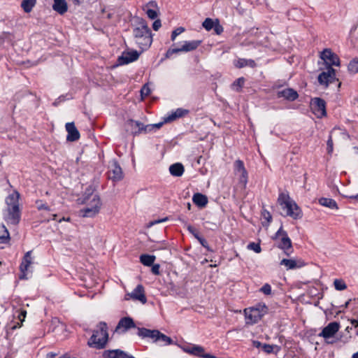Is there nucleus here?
<instances>
[{
    "label": "nucleus",
    "instance_id": "1",
    "mask_svg": "<svg viewBox=\"0 0 358 358\" xmlns=\"http://www.w3.org/2000/svg\"><path fill=\"white\" fill-rule=\"evenodd\" d=\"M83 203L86 205L85 207L80 209L78 215L82 217H94L99 214L102 203L99 196L93 194V189H87L83 196Z\"/></svg>",
    "mask_w": 358,
    "mask_h": 358
},
{
    "label": "nucleus",
    "instance_id": "2",
    "mask_svg": "<svg viewBox=\"0 0 358 358\" xmlns=\"http://www.w3.org/2000/svg\"><path fill=\"white\" fill-rule=\"evenodd\" d=\"M108 341V326L105 322H100L87 342L90 347L103 349Z\"/></svg>",
    "mask_w": 358,
    "mask_h": 358
},
{
    "label": "nucleus",
    "instance_id": "3",
    "mask_svg": "<svg viewBox=\"0 0 358 358\" xmlns=\"http://www.w3.org/2000/svg\"><path fill=\"white\" fill-rule=\"evenodd\" d=\"M133 35L141 52L150 48L152 43L151 31L144 20L141 22L139 27L134 29Z\"/></svg>",
    "mask_w": 358,
    "mask_h": 358
},
{
    "label": "nucleus",
    "instance_id": "4",
    "mask_svg": "<svg viewBox=\"0 0 358 358\" xmlns=\"http://www.w3.org/2000/svg\"><path fill=\"white\" fill-rule=\"evenodd\" d=\"M278 203L285 211V215L294 220L301 219L303 216L299 206L293 201L288 194L281 192L278 198Z\"/></svg>",
    "mask_w": 358,
    "mask_h": 358
},
{
    "label": "nucleus",
    "instance_id": "5",
    "mask_svg": "<svg viewBox=\"0 0 358 358\" xmlns=\"http://www.w3.org/2000/svg\"><path fill=\"white\" fill-rule=\"evenodd\" d=\"M268 312V307L264 303H259L253 307L244 310L246 323L254 324L257 323Z\"/></svg>",
    "mask_w": 358,
    "mask_h": 358
},
{
    "label": "nucleus",
    "instance_id": "6",
    "mask_svg": "<svg viewBox=\"0 0 358 358\" xmlns=\"http://www.w3.org/2000/svg\"><path fill=\"white\" fill-rule=\"evenodd\" d=\"M273 239L275 241L276 247L283 250L287 256H289L293 252L292 241L282 227L277 231Z\"/></svg>",
    "mask_w": 358,
    "mask_h": 358
},
{
    "label": "nucleus",
    "instance_id": "7",
    "mask_svg": "<svg viewBox=\"0 0 358 358\" xmlns=\"http://www.w3.org/2000/svg\"><path fill=\"white\" fill-rule=\"evenodd\" d=\"M201 40H195L190 41H184L183 45L180 48H170L167 50L165 57L170 58L173 54L180 52H189L196 50L201 43Z\"/></svg>",
    "mask_w": 358,
    "mask_h": 358
},
{
    "label": "nucleus",
    "instance_id": "8",
    "mask_svg": "<svg viewBox=\"0 0 358 358\" xmlns=\"http://www.w3.org/2000/svg\"><path fill=\"white\" fill-rule=\"evenodd\" d=\"M3 219L10 224L17 225L21 219L20 207L6 208L3 210Z\"/></svg>",
    "mask_w": 358,
    "mask_h": 358
},
{
    "label": "nucleus",
    "instance_id": "9",
    "mask_svg": "<svg viewBox=\"0 0 358 358\" xmlns=\"http://www.w3.org/2000/svg\"><path fill=\"white\" fill-rule=\"evenodd\" d=\"M107 174L108 178L113 182L120 181L123 178L122 168L115 160H113L110 162Z\"/></svg>",
    "mask_w": 358,
    "mask_h": 358
},
{
    "label": "nucleus",
    "instance_id": "10",
    "mask_svg": "<svg viewBox=\"0 0 358 358\" xmlns=\"http://www.w3.org/2000/svg\"><path fill=\"white\" fill-rule=\"evenodd\" d=\"M234 172L238 176L239 182L245 187L248 183V174L243 161L238 159L234 162Z\"/></svg>",
    "mask_w": 358,
    "mask_h": 358
},
{
    "label": "nucleus",
    "instance_id": "11",
    "mask_svg": "<svg viewBox=\"0 0 358 358\" xmlns=\"http://www.w3.org/2000/svg\"><path fill=\"white\" fill-rule=\"evenodd\" d=\"M335 80L336 72L331 66H329L327 71H323L318 76V82L320 84L324 85L326 87H327L329 83H334Z\"/></svg>",
    "mask_w": 358,
    "mask_h": 358
},
{
    "label": "nucleus",
    "instance_id": "12",
    "mask_svg": "<svg viewBox=\"0 0 358 358\" xmlns=\"http://www.w3.org/2000/svg\"><path fill=\"white\" fill-rule=\"evenodd\" d=\"M311 108L313 113L318 117H322L326 115V103L320 98H315L312 100Z\"/></svg>",
    "mask_w": 358,
    "mask_h": 358
},
{
    "label": "nucleus",
    "instance_id": "13",
    "mask_svg": "<svg viewBox=\"0 0 358 358\" xmlns=\"http://www.w3.org/2000/svg\"><path fill=\"white\" fill-rule=\"evenodd\" d=\"M134 327H136V325L133 319L129 317H125L120 319L117 327H115V332L119 334L125 333L129 329Z\"/></svg>",
    "mask_w": 358,
    "mask_h": 358
},
{
    "label": "nucleus",
    "instance_id": "14",
    "mask_svg": "<svg viewBox=\"0 0 358 358\" xmlns=\"http://www.w3.org/2000/svg\"><path fill=\"white\" fill-rule=\"evenodd\" d=\"M339 328V323L336 322H330L322 329V331L319 334V336L325 339L332 338L338 331Z\"/></svg>",
    "mask_w": 358,
    "mask_h": 358
},
{
    "label": "nucleus",
    "instance_id": "15",
    "mask_svg": "<svg viewBox=\"0 0 358 358\" xmlns=\"http://www.w3.org/2000/svg\"><path fill=\"white\" fill-rule=\"evenodd\" d=\"M321 58L329 64V66L331 65L339 66L340 59L330 49H325L321 53Z\"/></svg>",
    "mask_w": 358,
    "mask_h": 358
},
{
    "label": "nucleus",
    "instance_id": "16",
    "mask_svg": "<svg viewBox=\"0 0 358 358\" xmlns=\"http://www.w3.org/2000/svg\"><path fill=\"white\" fill-rule=\"evenodd\" d=\"M134 301H139L143 304L147 302V299L145 294V289L142 285H138L131 292L127 294Z\"/></svg>",
    "mask_w": 358,
    "mask_h": 358
},
{
    "label": "nucleus",
    "instance_id": "17",
    "mask_svg": "<svg viewBox=\"0 0 358 358\" xmlns=\"http://www.w3.org/2000/svg\"><path fill=\"white\" fill-rule=\"evenodd\" d=\"M140 54L141 53L136 50L124 52L122 55L119 57L118 62L121 65L127 64L137 60Z\"/></svg>",
    "mask_w": 358,
    "mask_h": 358
},
{
    "label": "nucleus",
    "instance_id": "18",
    "mask_svg": "<svg viewBox=\"0 0 358 358\" xmlns=\"http://www.w3.org/2000/svg\"><path fill=\"white\" fill-rule=\"evenodd\" d=\"M103 357L104 358H135L120 349L105 350Z\"/></svg>",
    "mask_w": 358,
    "mask_h": 358
},
{
    "label": "nucleus",
    "instance_id": "19",
    "mask_svg": "<svg viewBox=\"0 0 358 358\" xmlns=\"http://www.w3.org/2000/svg\"><path fill=\"white\" fill-rule=\"evenodd\" d=\"M159 333V331L157 329L151 330L144 327H138L137 334L143 338H150L154 343H157V337H158Z\"/></svg>",
    "mask_w": 358,
    "mask_h": 358
},
{
    "label": "nucleus",
    "instance_id": "20",
    "mask_svg": "<svg viewBox=\"0 0 358 358\" xmlns=\"http://www.w3.org/2000/svg\"><path fill=\"white\" fill-rule=\"evenodd\" d=\"M31 251H28L24 256L23 260L20 266V269L21 272V275L20 276V279H27L26 272L28 270V268L31 264Z\"/></svg>",
    "mask_w": 358,
    "mask_h": 358
},
{
    "label": "nucleus",
    "instance_id": "21",
    "mask_svg": "<svg viewBox=\"0 0 358 358\" xmlns=\"http://www.w3.org/2000/svg\"><path fill=\"white\" fill-rule=\"evenodd\" d=\"M280 264L285 266L287 270H290L301 268L305 265V263L301 259H283L280 261Z\"/></svg>",
    "mask_w": 358,
    "mask_h": 358
},
{
    "label": "nucleus",
    "instance_id": "22",
    "mask_svg": "<svg viewBox=\"0 0 358 358\" xmlns=\"http://www.w3.org/2000/svg\"><path fill=\"white\" fill-rule=\"evenodd\" d=\"M277 95L279 98L282 97L286 100L291 101L296 100L299 96L297 92L292 88H286L278 91Z\"/></svg>",
    "mask_w": 358,
    "mask_h": 358
},
{
    "label": "nucleus",
    "instance_id": "23",
    "mask_svg": "<svg viewBox=\"0 0 358 358\" xmlns=\"http://www.w3.org/2000/svg\"><path fill=\"white\" fill-rule=\"evenodd\" d=\"M20 195L17 191H13L11 194H10L5 199V202L6 204V208H11V207H19V199Z\"/></svg>",
    "mask_w": 358,
    "mask_h": 358
},
{
    "label": "nucleus",
    "instance_id": "24",
    "mask_svg": "<svg viewBox=\"0 0 358 358\" xmlns=\"http://www.w3.org/2000/svg\"><path fill=\"white\" fill-rule=\"evenodd\" d=\"M52 8L59 14L63 15L68 10L67 3L66 0H54Z\"/></svg>",
    "mask_w": 358,
    "mask_h": 358
},
{
    "label": "nucleus",
    "instance_id": "25",
    "mask_svg": "<svg viewBox=\"0 0 358 358\" xmlns=\"http://www.w3.org/2000/svg\"><path fill=\"white\" fill-rule=\"evenodd\" d=\"M127 125L131 128L134 134L144 133V129L146 128V125L138 121H134L132 120H129L127 122Z\"/></svg>",
    "mask_w": 358,
    "mask_h": 358
},
{
    "label": "nucleus",
    "instance_id": "26",
    "mask_svg": "<svg viewBox=\"0 0 358 358\" xmlns=\"http://www.w3.org/2000/svg\"><path fill=\"white\" fill-rule=\"evenodd\" d=\"M193 203L199 208H203L208 203V198L201 193H195L192 197Z\"/></svg>",
    "mask_w": 358,
    "mask_h": 358
},
{
    "label": "nucleus",
    "instance_id": "27",
    "mask_svg": "<svg viewBox=\"0 0 358 358\" xmlns=\"http://www.w3.org/2000/svg\"><path fill=\"white\" fill-rule=\"evenodd\" d=\"M170 173L173 176H181L184 173V166L180 163H176L170 166Z\"/></svg>",
    "mask_w": 358,
    "mask_h": 358
},
{
    "label": "nucleus",
    "instance_id": "28",
    "mask_svg": "<svg viewBox=\"0 0 358 358\" xmlns=\"http://www.w3.org/2000/svg\"><path fill=\"white\" fill-rule=\"evenodd\" d=\"M234 65L237 68H243L245 66H250L254 68L256 66V63L252 59H238L234 62Z\"/></svg>",
    "mask_w": 358,
    "mask_h": 358
},
{
    "label": "nucleus",
    "instance_id": "29",
    "mask_svg": "<svg viewBox=\"0 0 358 358\" xmlns=\"http://www.w3.org/2000/svg\"><path fill=\"white\" fill-rule=\"evenodd\" d=\"M319 203L330 209H338V206L335 200L330 198L322 197L319 199Z\"/></svg>",
    "mask_w": 358,
    "mask_h": 358
},
{
    "label": "nucleus",
    "instance_id": "30",
    "mask_svg": "<svg viewBox=\"0 0 358 358\" xmlns=\"http://www.w3.org/2000/svg\"><path fill=\"white\" fill-rule=\"evenodd\" d=\"M155 260V256L143 254L140 256V262L144 266H150L153 264Z\"/></svg>",
    "mask_w": 358,
    "mask_h": 358
},
{
    "label": "nucleus",
    "instance_id": "31",
    "mask_svg": "<svg viewBox=\"0 0 358 358\" xmlns=\"http://www.w3.org/2000/svg\"><path fill=\"white\" fill-rule=\"evenodd\" d=\"M10 240V234L6 227L2 224L0 226V243H6Z\"/></svg>",
    "mask_w": 358,
    "mask_h": 358
},
{
    "label": "nucleus",
    "instance_id": "32",
    "mask_svg": "<svg viewBox=\"0 0 358 358\" xmlns=\"http://www.w3.org/2000/svg\"><path fill=\"white\" fill-rule=\"evenodd\" d=\"M166 122L162 121L156 124H146V128L144 129V133H152L156 132L159 129H160Z\"/></svg>",
    "mask_w": 358,
    "mask_h": 358
},
{
    "label": "nucleus",
    "instance_id": "33",
    "mask_svg": "<svg viewBox=\"0 0 358 358\" xmlns=\"http://www.w3.org/2000/svg\"><path fill=\"white\" fill-rule=\"evenodd\" d=\"M36 1V0H23L21 6L25 13H29L35 6Z\"/></svg>",
    "mask_w": 358,
    "mask_h": 358
},
{
    "label": "nucleus",
    "instance_id": "34",
    "mask_svg": "<svg viewBox=\"0 0 358 358\" xmlns=\"http://www.w3.org/2000/svg\"><path fill=\"white\" fill-rule=\"evenodd\" d=\"M157 343H161V344L163 345H168L173 343V340L170 337L166 336L160 331L159 333L158 337H157Z\"/></svg>",
    "mask_w": 358,
    "mask_h": 358
},
{
    "label": "nucleus",
    "instance_id": "35",
    "mask_svg": "<svg viewBox=\"0 0 358 358\" xmlns=\"http://www.w3.org/2000/svg\"><path fill=\"white\" fill-rule=\"evenodd\" d=\"M187 352H188L190 354H192L194 355H196L199 357H202L203 354L204 352V348L201 346L199 345H194L191 348H189Z\"/></svg>",
    "mask_w": 358,
    "mask_h": 358
},
{
    "label": "nucleus",
    "instance_id": "36",
    "mask_svg": "<svg viewBox=\"0 0 358 358\" xmlns=\"http://www.w3.org/2000/svg\"><path fill=\"white\" fill-rule=\"evenodd\" d=\"M27 315V311L25 310H21L20 313H18L17 317L19 320L20 321V323L17 322L16 324H14L13 327H11L12 329H15L17 328H20L22 324V322L24 321L25 317Z\"/></svg>",
    "mask_w": 358,
    "mask_h": 358
},
{
    "label": "nucleus",
    "instance_id": "37",
    "mask_svg": "<svg viewBox=\"0 0 358 358\" xmlns=\"http://www.w3.org/2000/svg\"><path fill=\"white\" fill-rule=\"evenodd\" d=\"M348 69L351 73L358 72V58H355L350 62Z\"/></svg>",
    "mask_w": 358,
    "mask_h": 358
},
{
    "label": "nucleus",
    "instance_id": "38",
    "mask_svg": "<svg viewBox=\"0 0 358 358\" xmlns=\"http://www.w3.org/2000/svg\"><path fill=\"white\" fill-rule=\"evenodd\" d=\"M65 127H66V130L68 134H70V135L79 134V131L75 127V124L73 122L66 123Z\"/></svg>",
    "mask_w": 358,
    "mask_h": 358
},
{
    "label": "nucleus",
    "instance_id": "39",
    "mask_svg": "<svg viewBox=\"0 0 358 358\" xmlns=\"http://www.w3.org/2000/svg\"><path fill=\"white\" fill-rule=\"evenodd\" d=\"M334 287L336 290L342 291L347 288V285L343 280L336 279L334 282Z\"/></svg>",
    "mask_w": 358,
    "mask_h": 358
},
{
    "label": "nucleus",
    "instance_id": "40",
    "mask_svg": "<svg viewBox=\"0 0 358 358\" xmlns=\"http://www.w3.org/2000/svg\"><path fill=\"white\" fill-rule=\"evenodd\" d=\"M245 80L243 78H239L237 80H236L234 83L232 84V88L233 90L239 92L240 90L242 88V87L244 85Z\"/></svg>",
    "mask_w": 358,
    "mask_h": 358
},
{
    "label": "nucleus",
    "instance_id": "41",
    "mask_svg": "<svg viewBox=\"0 0 358 358\" xmlns=\"http://www.w3.org/2000/svg\"><path fill=\"white\" fill-rule=\"evenodd\" d=\"M248 249L255 251L256 253H259L262 251L259 243L254 242L250 243L248 246Z\"/></svg>",
    "mask_w": 358,
    "mask_h": 358
},
{
    "label": "nucleus",
    "instance_id": "42",
    "mask_svg": "<svg viewBox=\"0 0 358 358\" xmlns=\"http://www.w3.org/2000/svg\"><path fill=\"white\" fill-rule=\"evenodd\" d=\"M203 27L207 31H210L214 27V22L210 18H206L203 22Z\"/></svg>",
    "mask_w": 358,
    "mask_h": 358
},
{
    "label": "nucleus",
    "instance_id": "43",
    "mask_svg": "<svg viewBox=\"0 0 358 358\" xmlns=\"http://www.w3.org/2000/svg\"><path fill=\"white\" fill-rule=\"evenodd\" d=\"M184 31H185V29L183 27H178L177 29H176L175 30H173L172 31L171 40L173 41H175L177 36H178L179 34H182Z\"/></svg>",
    "mask_w": 358,
    "mask_h": 358
},
{
    "label": "nucleus",
    "instance_id": "44",
    "mask_svg": "<svg viewBox=\"0 0 358 358\" xmlns=\"http://www.w3.org/2000/svg\"><path fill=\"white\" fill-rule=\"evenodd\" d=\"M196 238L199 241V242L201 243V245L203 247L206 248L208 250H210V248L208 246V243L207 241L205 238H203L201 236H197V235L196 236Z\"/></svg>",
    "mask_w": 358,
    "mask_h": 358
},
{
    "label": "nucleus",
    "instance_id": "45",
    "mask_svg": "<svg viewBox=\"0 0 358 358\" xmlns=\"http://www.w3.org/2000/svg\"><path fill=\"white\" fill-rule=\"evenodd\" d=\"M260 291L266 295H269L271 294V287L269 284L266 283L262 287Z\"/></svg>",
    "mask_w": 358,
    "mask_h": 358
},
{
    "label": "nucleus",
    "instance_id": "46",
    "mask_svg": "<svg viewBox=\"0 0 358 358\" xmlns=\"http://www.w3.org/2000/svg\"><path fill=\"white\" fill-rule=\"evenodd\" d=\"M36 204H37V208L40 210H45L46 211L50 210V207L46 203H43L42 202V201H37Z\"/></svg>",
    "mask_w": 358,
    "mask_h": 358
},
{
    "label": "nucleus",
    "instance_id": "47",
    "mask_svg": "<svg viewBox=\"0 0 358 358\" xmlns=\"http://www.w3.org/2000/svg\"><path fill=\"white\" fill-rule=\"evenodd\" d=\"M173 112L175 113V115L178 118L183 117L185 115H186L188 113V111L187 110H185L182 108H178L176 110H174Z\"/></svg>",
    "mask_w": 358,
    "mask_h": 358
},
{
    "label": "nucleus",
    "instance_id": "48",
    "mask_svg": "<svg viewBox=\"0 0 358 358\" xmlns=\"http://www.w3.org/2000/svg\"><path fill=\"white\" fill-rule=\"evenodd\" d=\"M164 122H171L174 121L176 119H178V117L175 115L174 112L172 111L167 116L164 117Z\"/></svg>",
    "mask_w": 358,
    "mask_h": 358
},
{
    "label": "nucleus",
    "instance_id": "49",
    "mask_svg": "<svg viewBox=\"0 0 358 358\" xmlns=\"http://www.w3.org/2000/svg\"><path fill=\"white\" fill-rule=\"evenodd\" d=\"M146 14H147L148 17L151 20H154L157 17V11H155V10H152V9H148L146 10Z\"/></svg>",
    "mask_w": 358,
    "mask_h": 358
},
{
    "label": "nucleus",
    "instance_id": "50",
    "mask_svg": "<svg viewBox=\"0 0 358 358\" xmlns=\"http://www.w3.org/2000/svg\"><path fill=\"white\" fill-rule=\"evenodd\" d=\"M142 96H148L150 94V89L148 85H145L141 90Z\"/></svg>",
    "mask_w": 358,
    "mask_h": 358
},
{
    "label": "nucleus",
    "instance_id": "51",
    "mask_svg": "<svg viewBox=\"0 0 358 358\" xmlns=\"http://www.w3.org/2000/svg\"><path fill=\"white\" fill-rule=\"evenodd\" d=\"M168 220H169V218L167 217H166L162 218V219H159V220H155L151 221V222H150L148 223V227H152L155 224H159V223H162V222H164L167 221Z\"/></svg>",
    "mask_w": 358,
    "mask_h": 358
},
{
    "label": "nucleus",
    "instance_id": "52",
    "mask_svg": "<svg viewBox=\"0 0 358 358\" xmlns=\"http://www.w3.org/2000/svg\"><path fill=\"white\" fill-rule=\"evenodd\" d=\"M327 152L328 154L331 155L333 152V141L331 138V136L329 138L327 142Z\"/></svg>",
    "mask_w": 358,
    "mask_h": 358
},
{
    "label": "nucleus",
    "instance_id": "53",
    "mask_svg": "<svg viewBox=\"0 0 358 358\" xmlns=\"http://www.w3.org/2000/svg\"><path fill=\"white\" fill-rule=\"evenodd\" d=\"M263 350L266 353H271L273 352V345H269V344H264L262 345Z\"/></svg>",
    "mask_w": 358,
    "mask_h": 358
},
{
    "label": "nucleus",
    "instance_id": "54",
    "mask_svg": "<svg viewBox=\"0 0 358 358\" xmlns=\"http://www.w3.org/2000/svg\"><path fill=\"white\" fill-rule=\"evenodd\" d=\"M159 264H152L151 268L152 273L155 275H159Z\"/></svg>",
    "mask_w": 358,
    "mask_h": 358
},
{
    "label": "nucleus",
    "instance_id": "55",
    "mask_svg": "<svg viewBox=\"0 0 358 358\" xmlns=\"http://www.w3.org/2000/svg\"><path fill=\"white\" fill-rule=\"evenodd\" d=\"M262 215L265 220H267L268 222H270L272 220V217L268 211L266 210H264L262 212Z\"/></svg>",
    "mask_w": 358,
    "mask_h": 358
},
{
    "label": "nucleus",
    "instance_id": "56",
    "mask_svg": "<svg viewBox=\"0 0 358 358\" xmlns=\"http://www.w3.org/2000/svg\"><path fill=\"white\" fill-rule=\"evenodd\" d=\"M187 230L189 231V233H191L195 238H196V236H200L199 232L197 231L196 229H195L191 225H188L187 226Z\"/></svg>",
    "mask_w": 358,
    "mask_h": 358
},
{
    "label": "nucleus",
    "instance_id": "57",
    "mask_svg": "<svg viewBox=\"0 0 358 358\" xmlns=\"http://www.w3.org/2000/svg\"><path fill=\"white\" fill-rule=\"evenodd\" d=\"M162 26L161 20H156L152 24V28L155 31H157Z\"/></svg>",
    "mask_w": 358,
    "mask_h": 358
},
{
    "label": "nucleus",
    "instance_id": "58",
    "mask_svg": "<svg viewBox=\"0 0 358 358\" xmlns=\"http://www.w3.org/2000/svg\"><path fill=\"white\" fill-rule=\"evenodd\" d=\"M80 136H67L66 141L68 142L76 141L79 139Z\"/></svg>",
    "mask_w": 358,
    "mask_h": 358
},
{
    "label": "nucleus",
    "instance_id": "59",
    "mask_svg": "<svg viewBox=\"0 0 358 358\" xmlns=\"http://www.w3.org/2000/svg\"><path fill=\"white\" fill-rule=\"evenodd\" d=\"M214 29L217 34H220L223 31V28L218 24L214 25Z\"/></svg>",
    "mask_w": 358,
    "mask_h": 358
},
{
    "label": "nucleus",
    "instance_id": "60",
    "mask_svg": "<svg viewBox=\"0 0 358 358\" xmlns=\"http://www.w3.org/2000/svg\"><path fill=\"white\" fill-rule=\"evenodd\" d=\"M152 248V250H163L166 248V245L165 243H161L159 246L153 245Z\"/></svg>",
    "mask_w": 358,
    "mask_h": 358
},
{
    "label": "nucleus",
    "instance_id": "61",
    "mask_svg": "<svg viewBox=\"0 0 358 358\" xmlns=\"http://www.w3.org/2000/svg\"><path fill=\"white\" fill-rule=\"evenodd\" d=\"M252 344H253V346L257 348H262V344L258 341H253L252 342Z\"/></svg>",
    "mask_w": 358,
    "mask_h": 358
},
{
    "label": "nucleus",
    "instance_id": "62",
    "mask_svg": "<svg viewBox=\"0 0 358 358\" xmlns=\"http://www.w3.org/2000/svg\"><path fill=\"white\" fill-rule=\"evenodd\" d=\"M350 323L352 325H353L355 327H358V320L355 319H352L350 320Z\"/></svg>",
    "mask_w": 358,
    "mask_h": 358
},
{
    "label": "nucleus",
    "instance_id": "63",
    "mask_svg": "<svg viewBox=\"0 0 358 358\" xmlns=\"http://www.w3.org/2000/svg\"><path fill=\"white\" fill-rule=\"evenodd\" d=\"M202 357H203V358H215V356L210 355V354H205L204 352L203 354Z\"/></svg>",
    "mask_w": 358,
    "mask_h": 358
},
{
    "label": "nucleus",
    "instance_id": "64",
    "mask_svg": "<svg viewBox=\"0 0 358 358\" xmlns=\"http://www.w3.org/2000/svg\"><path fill=\"white\" fill-rule=\"evenodd\" d=\"M350 301H351V299H349L348 301H347L345 303V304H344V305H342L341 307L344 308H347L348 307V306H349V304H350Z\"/></svg>",
    "mask_w": 358,
    "mask_h": 358
}]
</instances>
